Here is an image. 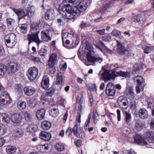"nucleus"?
I'll list each match as a JSON object with an SVG mask.
<instances>
[{
	"instance_id": "obj_1",
	"label": "nucleus",
	"mask_w": 154,
	"mask_h": 154,
	"mask_svg": "<svg viewBox=\"0 0 154 154\" xmlns=\"http://www.w3.org/2000/svg\"><path fill=\"white\" fill-rule=\"evenodd\" d=\"M79 8V9L76 7H72L69 4H63L59 8V12L65 18L70 20L75 19L86 9V7L80 4Z\"/></svg>"
},
{
	"instance_id": "obj_2",
	"label": "nucleus",
	"mask_w": 154,
	"mask_h": 154,
	"mask_svg": "<svg viewBox=\"0 0 154 154\" xmlns=\"http://www.w3.org/2000/svg\"><path fill=\"white\" fill-rule=\"evenodd\" d=\"M89 42L87 41V51H88L87 54V62L94 63L97 62L100 63L102 62L103 58L100 57H96L91 55L94 54V52L93 47L91 45H89Z\"/></svg>"
},
{
	"instance_id": "obj_3",
	"label": "nucleus",
	"mask_w": 154,
	"mask_h": 154,
	"mask_svg": "<svg viewBox=\"0 0 154 154\" xmlns=\"http://www.w3.org/2000/svg\"><path fill=\"white\" fill-rule=\"evenodd\" d=\"M81 122V115L79 114L77 116L75 125L73 128V131L74 135L77 137L82 138L84 136L83 129L82 127H79Z\"/></svg>"
},
{
	"instance_id": "obj_4",
	"label": "nucleus",
	"mask_w": 154,
	"mask_h": 154,
	"mask_svg": "<svg viewBox=\"0 0 154 154\" xmlns=\"http://www.w3.org/2000/svg\"><path fill=\"white\" fill-rule=\"evenodd\" d=\"M5 42L7 47L13 48L17 42L15 35L11 33L6 35L5 37Z\"/></svg>"
},
{
	"instance_id": "obj_5",
	"label": "nucleus",
	"mask_w": 154,
	"mask_h": 154,
	"mask_svg": "<svg viewBox=\"0 0 154 154\" xmlns=\"http://www.w3.org/2000/svg\"><path fill=\"white\" fill-rule=\"evenodd\" d=\"M39 32H37L35 33H32L28 35L27 39L29 41V45L34 42L36 43L38 46H39V44L42 42L39 38Z\"/></svg>"
},
{
	"instance_id": "obj_6",
	"label": "nucleus",
	"mask_w": 154,
	"mask_h": 154,
	"mask_svg": "<svg viewBox=\"0 0 154 154\" xmlns=\"http://www.w3.org/2000/svg\"><path fill=\"white\" fill-rule=\"evenodd\" d=\"M85 48L83 46L81 45L78 51V56L79 59L84 62L85 65H87L86 60L87 54H86V50L87 49V44H84Z\"/></svg>"
},
{
	"instance_id": "obj_7",
	"label": "nucleus",
	"mask_w": 154,
	"mask_h": 154,
	"mask_svg": "<svg viewBox=\"0 0 154 154\" xmlns=\"http://www.w3.org/2000/svg\"><path fill=\"white\" fill-rule=\"evenodd\" d=\"M38 75V69L35 66L30 68L28 70L26 75L29 79L31 81L34 80Z\"/></svg>"
},
{
	"instance_id": "obj_8",
	"label": "nucleus",
	"mask_w": 154,
	"mask_h": 154,
	"mask_svg": "<svg viewBox=\"0 0 154 154\" xmlns=\"http://www.w3.org/2000/svg\"><path fill=\"white\" fill-rule=\"evenodd\" d=\"M7 73L13 74L16 72L19 69L18 64L14 62H10L6 65Z\"/></svg>"
},
{
	"instance_id": "obj_9",
	"label": "nucleus",
	"mask_w": 154,
	"mask_h": 154,
	"mask_svg": "<svg viewBox=\"0 0 154 154\" xmlns=\"http://www.w3.org/2000/svg\"><path fill=\"white\" fill-rule=\"evenodd\" d=\"M116 90L114 84L112 82L109 83L106 85L105 94L108 96H113L115 94Z\"/></svg>"
},
{
	"instance_id": "obj_10",
	"label": "nucleus",
	"mask_w": 154,
	"mask_h": 154,
	"mask_svg": "<svg viewBox=\"0 0 154 154\" xmlns=\"http://www.w3.org/2000/svg\"><path fill=\"white\" fill-rule=\"evenodd\" d=\"M24 94L27 96H31L33 95L36 92L35 89L31 86H27L23 89Z\"/></svg>"
},
{
	"instance_id": "obj_11",
	"label": "nucleus",
	"mask_w": 154,
	"mask_h": 154,
	"mask_svg": "<svg viewBox=\"0 0 154 154\" xmlns=\"http://www.w3.org/2000/svg\"><path fill=\"white\" fill-rule=\"evenodd\" d=\"M13 10L18 16L19 20L23 18L27 15L26 10L24 9L13 8Z\"/></svg>"
},
{
	"instance_id": "obj_12",
	"label": "nucleus",
	"mask_w": 154,
	"mask_h": 154,
	"mask_svg": "<svg viewBox=\"0 0 154 154\" xmlns=\"http://www.w3.org/2000/svg\"><path fill=\"white\" fill-rule=\"evenodd\" d=\"M55 14L54 10L52 9L48 10L45 14V18L48 21H53L54 19Z\"/></svg>"
},
{
	"instance_id": "obj_13",
	"label": "nucleus",
	"mask_w": 154,
	"mask_h": 154,
	"mask_svg": "<svg viewBox=\"0 0 154 154\" xmlns=\"http://www.w3.org/2000/svg\"><path fill=\"white\" fill-rule=\"evenodd\" d=\"M134 139L137 144L142 145H147V142L141 135L136 134L134 137Z\"/></svg>"
},
{
	"instance_id": "obj_14",
	"label": "nucleus",
	"mask_w": 154,
	"mask_h": 154,
	"mask_svg": "<svg viewBox=\"0 0 154 154\" xmlns=\"http://www.w3.org/2000/svg\"><path fill=\"white\" fill-rule=\"evenodd\" d=\"M22 119V115L19 113H17L11 115V121L13 123H20Z\"/></svg>"
},
{
	"instance_id": "obj_15",
	"label": "nucleus",
	"mask_w": 154,
	"mask_h": 154,
	"mask_svg": "<svg viewBox=\"0 0 154 154\" xmlns=\"http://www.w3.org/2000/svg\"><path fill=\"white\" fill-rule=\"evenodd\" d=\"M57 55L55 54H53L50 56L48 61V65L49 68H53L57 60Z\"/></svg>"
},
{
	"instance_id": "obj_16",
	"label": "nucleus",
	"mask_w": 154,
	"mask_h": 154,
	"mask_svg": "<svg viewBox=\"0 0 154 154\" xmlns=\"http://www.w3.org/2000/svg\"><path fill=\"white\" fill-rule=\"evenodd\" d=\"M145 126L144 122L139 119H137L135 121L134 128L137 131H140L143 129Z\"/></svg>"
},
{
	"instance_id": "obj_17",
	"label": "nucleus",
	"mask_w": 154,
	"mask_h": 154,
	"mask_svg": "<svg viewBox=\"0 0 154 154\" xmlns=\"http://www.w3.org/2000/svg\"><path fill=\"white\" fill-rule=\"evenodd\" d=\"M136 82L137 86H140V88L143 91L145 84L144 80L143 77L141 76H137Z\"/></svg>"
},
{
	"instance_id": "obj_18",
	"label": "nucleus",
	"mask_w": 154,
	"mask_h": 154,
	"mask_svg": "<svg viewBox=\"0 0 154 154\" xmlns=\"http://www.w3.org/2000/svg\"><path fill=\"white\" fill-rule=\"evenodd\" d=\"M39 138L45 141H48L50 140L51 135L50 133L45 131H42L39 135Z\"/></svg>"
},
{
	"instance_id": "obj_19",
	"label": "nucleus",
	"mask_w": 154,
	"mask_h": 154,
	"mask_svg": "<svg viewBox=\"0 0 154 154\" xmlns=\"http://www.w3.org/2000/svg\"><path fill=\"white\" fill-rule=\"evenodd\" d=\"M143 15L139 14L131 17V21L135 23H141V21H143Z\"/></svg>"
},
{
	"instance_id": "obj_20",
	"label": "nucleus",
	"mask_w": 154,
	"mask_h": 154,
	"mask_svg": "<svg viewBox=\"0 0 154 154\" xmlns=\"http://www.w3.org/2000/svg\"><path fill=\"white\" fill-rule=\"evenodd\" d=\"M41 38L44 41L51 40V39L49 36V32L48 30L42 31L41 32Z\"/></svg>"
},
{
	"instance_id": "obj_21",
	"label": "nucleus",
	"mask_w": 154,
	"mask_h": 154,
	"mask_svg": "<svg viewBox=\"0 0 154 154\" xmlns=\"http://www.w3.org/2000/svg\"><path fill=\"white\" fill-rule=\"evenodd\" d=\"M138 115L140 118L143 119H147L148 117V111L144 108H141L139 110Z\"/></svg>"
},
{
	"instance_id": "obj_22",
	"label": "nucleus",
	"mask_w": 154,
	"mask_h": 154,
	"mask_svg": "<svg viewBox=\"0 0 154 154\" xmlns=\"http://www.w3.org/2000/svg\"><path fill=\"white\" fill-rule=\"evenodd\" d=\"M42 88L45 89H47L49 86V79L48 77H44L41 82Z\"/></svg>"
},
{
	"instance_id": "obj_23",
	"label": "nucleus",
	"mask_w": 154,
	"mask_h": 154,
	"mask_svg": "<svg viewBox=\"0 0 154 154\" xmlns=\"http://www.w3.org/2000/svg\"><path fill=\"white\" fill-rule=\"evenodd\" d=\"M46 111L43 109L38 110L36 113V117L37 119L40 120L44 119Z\"/></svg>"
},
{
	"instance_id": "obj_24",
	"label": "nucleus",
	"mask_w": 154,
	"mask_h": 154,
	"mask_svg": "<svg viewBox=\"0 0 154 154\" xmlns=\"http://www.w3.org/2000/svg\"><path fill=\"white\" fill-rule=\"evenodd\" d=\"M143 64L142 62L135 63L133 66V70L136 72L140 70L142 68Z\"/></svg>"
},
{
	"instance_id": "obj_25",
	"label": "nucleus",
	"mask_w": 154,
	"mask_h": 154,
	"mask_svg": "<svg viewBox=\"0 0 154 154\" xmlns=\"http://www.w3.org/2000/svg\"><path fill=\"white\" fill-rule=\"evenodd\" d=\"M109 73L108 71L106 69H104L103 72L101 75L105 82H106L107 80H109Z\"/></svg>"
},
{
	"instance_id": "obj_26",
	"label": "nucleus",
	"mask_w": 154,
	"mask_h": 154,
	"mask_svg": "<svg viewBox=\"0 0 154 154\" xmlns=\"http://www.w3.org/2000/svg\"><path fill=\"white\" fill-rule=\"evenodd\" d=\"M51 127V123L48 121H45L42 122L41 127L42 129L46 130L49 129Z\"/></svg>"
},
{
	"instance_id": "obj_27",
	"label": "nucleus",
	"mask_w": 154,
	"mask_h": 154,
	"mask_svg": "<svg viewBox=\"0 0 154 154\" xmlns=\"http://www.w3.org/2000/svg\"><path fill=\"white\" fill-rule=\"evenodd\" d=\"M26 10L27 15L29 17H32L34 14L35 8L34 6H31L27 8Z\"/></svg>"
},
{
	"instance_id": "obj_28",
	"label": "nucleus",
	"mask_w": 154,
	"mask_h": 154,
	"mask_svg": "<svg viewBox=\"0 0 154 154\" xmlns=\"http://www.w3.org/2000/svg\"><path fill=\"white\" fill-rule=\"evenodd\" d=\"M26 129L28 132L33 133L37 131L38 126L37 125L35 124L29 125L27 126Z\"/></svg>"
},
{
	"instance_id": "obj_29",
	"label": "nucleus",
	"mask_w": 154,
	"mask_h": 154,
	"mask_svg": "<svg viewBox=\"0 0 154 154\" xmlns=\"http://www.w3.org/2000/svg\"><path fill=\"white\" fill-rule=\"evenodd\" d=\"M143 50L144 53L145 54H149L154 50V46H149L146 45H143L142 46Z\"/></svg>"
},
{
	"instance_id": "obj_30",
	"label": "nucleus",
	"mask_w": 154,
	"mask_h": 154,
	"mask_svg": "<svg viewBox=\"0 0 154 154\" xmlns=\"http://www.w3.org/2000/svg\"><path fill=\"white\" fill-rule=\"evenodd\" d=\"M98 43L102 46V47L103 49L107 53L110 54H112L113 53V51L109 49L101 41H99L98 42Z\"/></svg>"
},
{
	"instance_id": "obj_31",
	"label": "nucleus",
	"mask_w": 154,
	"mask_h": 154,
	"mask_svg": "<svg viewBox=\"0 0 154 154\" xmlns=\"http://www.w3.org/2000/svg\"><path fill=\"white\" fill-rule=\"evenodd\" d=\"M7 72V67L3 64L0 63V76L4 75L6 72Z\"/></svg>"
},
{
	"instance_id": "obj_32",
	"label": "nucleus",
	"mask_w": 154,
	"mask_h": 154,
	"mask_svg": "<svg viewBox=\"0 0 154 154\" xmlns=\"http://www.w3.org/2000/svg\"><path fill=\"white\" fill-rule=\"evenodd\" d=\"M116 73L118 75V76L123 77H129L130 76V72L128 71L125 72L120 70L118 72H116Z\"/></svg>"
},
{
	"instance_id": "obj_33",
	"label": "nucleus",
	"mask_w": 154,
	"mask_h": 154,
	"mask_svg": "<svg viewBox=\"0 0 154 154\" xmlns=\"http://www.w3.org/2000/svg\"><path fill=\"white\" fill-rule=\"evenodd\" d=\"M2 121L6 123H8L11 120L9 115L7 113H3L2 115Z\"/></svg>"
},
{
	"instance_id": "obj_34",
	"label": "nucleus",
	"mask_w": 154,
	"mask_h": 154,
	"mask_svg": "<svg viewBox=\"0 0 154 154\" xmlns=\"http://www.w3.org/2000/svg\"><path fill=\"white\" fill-rule=\"evenodd\" d=\"M19 27L20 29V32L21 33L25 34L27 32V28L26 24H21L19 25Z\"/></svg>"
},
{
	"instance_id": "obj_35",
	"label": "nucleus",
	"mask_w": 154,
	"mask_h": 154,
	"mask_svg": "<svg viewBox=\"0 0 154 154\" xmlns=\"http://www.w3.org/2000/svg\"><path fill=\"white\" fill-rule=\"evenodd\" d=\"M126 88L128 90H126L124 92V94L125 96H128L129 95L131 94L132 96V94H134L133 92V87L132 86H127Z\"/></svg>"
},
{
	"instance_id": "obj_36",
	"label": "nucleus",
	"mask_w": 154,
	"mask_h": 154,
	"mask_svg": "<svg viewBox=\"0 0 154 154\" xmlns=\"http://www.w3.org/2000/svg\"><path fill=\"white\" fill-rule=\"evenodd\" d=\"M17 105L18 108L20 110H22L26 108V104L24 101H19L17 103Z\"/></svg>"
},
{
	"instance_id": "obj_37",
	"label": "nucleus",
	"mask_w": 154,
	"mask_h": 154,
	"mask_svg": "<svg viewBox=\"0 0 154 154\" xmlns=\"http://www.w3.org/2000/svg\"><path fill=\"white\" fill-rule=\"evenodd\" d=\"M73 35V34L72 33H63L62 34V42H63L65 40L71 38Z\"/></svg>"
},
{
	"instance_id": "obj_38",
	"label": "nucleus",
	"mask_w": 154,
	"mask_h": 154,
	"mask_svg": "<svg viewBox=\"0 0 154 154\" xmlns=\"http://www.w3.org/2000/svg\"><path fill=\"white\" fill-rule=\"evenodd\" d=\"M50 114L53 117H56L59 114V113L57 107L56 108H53L49 112Z\"/></svg>"
},
{
	"instance_id": "obj_39",
	"label": "nucleus",
	"mask_w": 154,
	"mask_h": 154,
	"mask_svg": "<svg viewBox=\"0 0 154 154\" xmlns=\"http://www.w3.org/2000/svg\"><path fill=\"white\" fill-rule=\"evenodd\" d=\"M55 147L56 149L59 152L62 151L65 149L64 146L61 143H57L55 145Z\"/></svg>"
},
{
	"instance_id": "obj_40",
	"label": "nucleus",
	"mask_w": 154,
	"mask_h": 154,
	"mask_svg": "<svg viewBox=\"0 0 154 154\" xmlns=\"http://www.w3.org/2000/svg\"><path fill=\"white\" fill-rule=\"evenodd\" d=\"M23 134V132L20 129H17L15 130L14 133L15 137H20L22 136Z\"/></svg>"
},
{
	"instance_id": "obj_41",
	"label": "nucleus",
	"mask_w": 154,
	"mask_h": 154,
	"mask_svg": "<svg viewBox=\"0 0 154 154\" xmlns=\"http://www.w3.org/2000/svg\"><path fill=\"white\" fill-rule=\"evenodd\" d=\"M16 148L13 146H8L6 149V152L8 154L13 153L15 152Z\"/></svg>"
},
{
	"instance_id": "obj_42",
	"label": "nucleus",
	"mask_w": 154,
	"mask_h": 154,
	"mask_svg": "<svg viewBox=\"0 0 154 154\" xmlns=\"http://www.w3.org/2000/svg\"><path fill=\"white\" fill-rule=\"evenodd\" d=\"M125 121L127 124H128L132 121L131 115L130 113H128L126 111H125Z\"/></svg>"
},
{
	"instance_id": "obj_43",
	"label": "nucleus",
	"mask_w": 154,
	"mask_h": 154,
	"mask_svg": "<svg viewBox=\"0 0 154 154\" xmlns=\"http://www.w3.org/2000/svg\"><path fill=\"white\" fill-rule=\"evenodd\" d=\"M6 21L8 27L11 30L13 29V26L14 23V20L8 18L7 19Z\"/></svg>"
},
{
	"instance_id": "obj_44",
	"label": "nucleus",
	"mask_w": 154,
	"mask_h": 154,
	"mask_svg": "<svg viewBox=\"0 0 154 154\" xmlns=\"http://www.w3.org/2000/svg\"><path fill=\"white\" fill-rule=\"evenodd\" d=\"M40 23L36 22H33L32 24L31 27V31L34 32L36 31L38 28Z\"/></svg>"
},
{
	"instance_id": "obj_45",
	"label": "nucleus",
	"mask_w": 154,
	"mask_h": 154,
	"mask_svg": "<svg viewBox=\"0 0 154 154\" xmlns=\"http://www.w3.org/2000/svg\"><path fill=\"white\" fill-rule=\"evenodd\" d=\"M11 99H9L8 98H7L6 99L0 97V102L2 104L4 105L9 104L11 103Z\"/></svg>"
},
{
	"instance_id": "obj_46",
	"label": "nucleus",
	"mask_w": 154,
	"mask_h": 154,
	"mask_svg": "<svg viewBox=\"0 0 154 154\" xmlns=\"http://www.w3.org/2000/svg\"><path fill=\"white\" fill-rule=\"evenodd\" d=\"M127 101L128 100L125 97L122 96L119 97L117 102L119 106L120 107L122 103Z\"/></svg>"
},
{
	"instance_id": "obj_47",
	"label": "nucleus",
	"mask_w": 154,
	"mask_h": 154,
	"mask_svg": "<svg viewBox=\"0 0 154 154\" xmlns=\"http://www.w3.org/2000/svg\"><path fill=\"white\" fill-rule=\"evenodd\" d=\"M63 82V78L62 73H58L56 75V83L57 84H60Z\"/></svg>"
},
{
	"instance_id": "obj_48",
	"label": "nucleus",
	"mask_w": 154,
	"mask_h": 154,
	"mask_svg": "<svg viewBox=\"0 0 154 154\" xmlns=\"http://www.w3.org/2000/svg\"><path fill=\"white\" fill-rule=\"evenodd\" d=\"M24 116L26 121H30L32 118V115L31 112L25 111L24 113Z\"/></svg>"
},
{
	"instance_id": "obj_49",
	"label": "nucleus",
	"mask_w": 154,
	"mask_h": 154,
	"mask_svg": "<svg viewBox=\"0 0 154 154\" xmlns=\"http://www.w3.org/2000/svg\"><path fill=\"white\" fill-rule=\"evenodd\" d=\"M111 35L120 38L121 36V32L116 29H114L111 32Z\"/></svg>"
},
{
	"instance_id": "obj_50",
	"label": "nucleus",
	"mask_w": 154,
	"mask_h": 154,
	"mask_svg": "<svg viewBox=\"0 0 154 154\" xmlns=\"http://www.w3.org/2000/svg\"><path fill=\"white\" fill-rule=\"evenodd\" d=\"M124 55V59H127L131 57L134 56V54L131 51H129L127 50V51L125 52V53Z\"/></svg>"
},
{
	"instance_id": "obj_51",
	"label": "nucleus",
	"mask_w": 154,
	"mask_h": 154,
	"mask_svg": "<svg viewBox=\"0 0 154 154\" xmlns=\"http://www.w3.org/2000/svg\"><path fill=\"white\" fill-rule=\"evenodd\" d=\"M7 131L6 127L4 125H0V136L3 135Z\"/></svg>"
},
{
	"instance_id": "obj_52",
	"label": "nucleus",
	"mask_w": 154,
	"mask_h": 154,
	"mask_svg": "<svg viewBox=\"0 0 154 154\" xmlns=\"http://www.w3.org/2000/svg\"><path fill=\"white\" fill-rule=\"evenodd\" d=\"M69 43L70 41L68 39L65 40L63 42V46L68 49H71L72 48V47L69 45Z\"/></svg>"
},
{
	"instance_id": "obj_53",
	"label": "nucleus",
	"mask_w": 154,
	"mask_h": 154,
	"mask_svg": "<svg viewBox=\"0 0 154 154\" xmlns=\"http://www.w3.org/2000/svg\"><path fill=\"white\" fill-rule=\"evenodd\" d=\"M55 91V89L54 88H50L46 93L47 95H49L50 97H51L54 94Z\"/></svg>"
},
{
	"instance_id": "obj_54",
	"label": "nucleus",
	"mask_w": 154,
	"mask_h": 154,
	"mask_svg": "<svg viewBox=\"0 0 154 154\" xmlns=\"http://www.w3.org/2000/svg\"><path fill=\"white\" fill-rule=\"evenodd\" d=\"M116 51L117 53L120 55H124L127 51V50L125 48L117 49Z\"/></svg>"
},
{
	"instance_id": "obj_55",
	"label": "nucleus",
	"mask_w": 154,
	"mask_h": 154,
	"mask_svg": "<svg viewBox=\"0 0 154 154\" xmlns=\"http://www.w3.org/2000/svg\"><path fill=\"white\" fill-rule=\"evenodd\" d=\"M110 4L108 3L104 5L100 10L101 13H103L106 11V10L109 8Z\"/></svg>"
},
{
	"instance_id": "obj_56",
	"label": "nucleus",
	"mask_w": 154,
	"mask_h": 154,
	"mask_svg": "<svg viewBox=\"0 0 154 154\" xmlns=\"http://www.w3.org/2000/svg\"><path fill=\"white\" fill-rule=\"evenodd\" d=\"M73 132V129L70 127L68 128L66 132V135L67 137H69L71 135Z\"/></svg>"
},
{
	"instance_id": "obj_57",
	"label": "nucleus",
	"mask_w": 154,
	"mask_h": 154,
	"mask_svg": "<svg viewBox=\"0 0 154 154\" xmlns=\"http://www.w3.org/2000/svg\"><path fill=\"white\" fill-rule=\"evenodd\" d=\"M47 50L44 48H41L38 51L39 54L41 56H44L46 54Z\"/></svg>"
},
{
	"instance_id": "obj_58",
	"label": "nucleus",
	"mask_w": 154,
	"mask_h": 154,
	"mask_svg": "<svg viewBox=\"0 0 154 154\" xmlns=\"http://www.w3.org/2000/svg\"><path fill=\"white\" fill-rule=\"evenodd\" d=\"M145 136L147 139H149L152 140V139H153V136L152 132H146L145 134Z\"/></svg>"
},
{
	"instance_id": "obj_59",
	"label": "nucleus",
	"mask_w": 154,
	"mask_h": 154,
	"mask_svg": "<svg viewBox=\"0 0 154 154\" xmlns=\"http://www.w3.org/2000/svg\"><path fill=\"white\" fill-rule=\"evenodd\" d=\"M0 97L1 98H3L5 99H6L7 98H8V97L9 99H11L8 94L7 91H4L2 92L1 94Z\"/></svg>"
},
{
	"instance_id": "obj_60",
	"label": "nucleus",
	"mask_w": 154,
	"mask_h": 154,
	"mask_svg": "<svg viewBox=\"0 0 154 154\" xmlns=\"http://www.w3.org/2000/svg\"><path fill=\"white\" fill-rule=\"evenodd\" d=\"M88 94L89 98V100L88 105L89 106H91L92 103H93L94 101L93 95L92 94H90V95L89 96L88 93Z\"/></svg>"
},
{
	"instance_id": "obj_61",
	"label": "nucleus",
	"mask_w": 154,
	"mask_h": 154,
	"mask_svg": "<svg viewBox=\"0 0 154 154\" xmlns=\"http://www.w3.org/2000/svg\"><path fill=\"white\" fill-rule=\"evenodd\" d=\"M66 102V100L62 97L60 98L57 101V104L58 105L63 106L64 103Z\"/></svg>"
},
{
	"instance_id": "obj_62",
	"label": "nucleus",
	"mask_w": 154,
	"mask_h": 154,
	"mask_svg": "<svg viewBox=\"0 0 154 154\" xmlns=\"http://www.w3.org/2000/svg\"><path fill=\"white\" fill-rule=\"evenodd\" d=\"M111 36L109 35H108L106 36H103L102 37L103 40L107 42H109L111 39Z\"/></svg>"
},
{
	"instance_id": "obj_63",
	"label": "nucleus",
	"mask_w": 154,
	"mask_h": 154,
	"mask_svg": "<svg viewBox=\"0 0 154 154\" xmlns=\"http://www.w3.org/2000/svg\"><path fill=\"white\" fill-rule=\"evenodd\" d=\"M117 42L116 46L118 47L117 49L125 48V47L122 43H121L118 40H116Z\"/></svg>"
},
{
	"instance_id": "obj_64",
	"label": "nucleus",
	"mask_w": 154,
	"mask_h": 154,
	"mask_svg": "<svg viewBox=\"0 0 154 154\" xmlns=\"http://www.w3.org/2000/svg\"><path fill=\"white\" fill-rule=\"evenodd\" d=\"M89 89L90 91H95L96 90V87L95 84H92L91 86H89Z\"/></svg>"
}]
</instances>
